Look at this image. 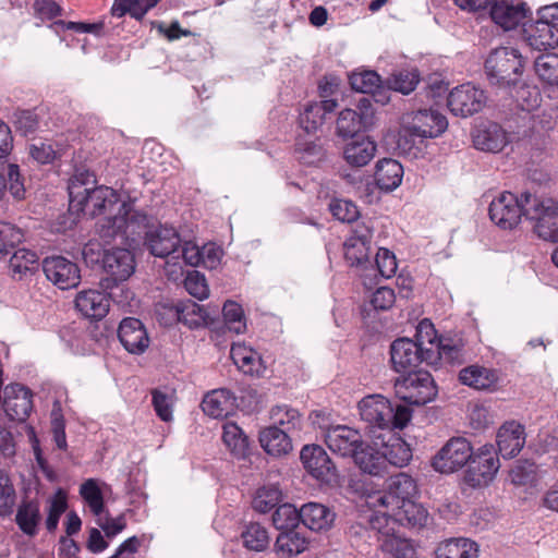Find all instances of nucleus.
<instances>
[{"instance_id": "f257e3e1", "label": "nucleus", "mask_w": 558, "mask_h": 558, "mask_svg": "<svg viewBox=\"0 0 558 558\" xmlns=\"http://www.w3.org/2000/svg\"><path fill=\"white\" fill-rule=\"evenodd\" d=\"M522 216L534 222L533 229L538 238L558 241V203L555 199L538 197L527 191L520 197L504 192L489 205V218L501 229L515 228Z\"/></svg>"}, {"instance_id": "f03ea898", "label": "nucleus", "mask_w": 558, "mask_h": 558, "mask_svg": "<svg viewBox=\"0 0 558 558\" xmlns=\"http://www.w3.org/2000/svg\"><path fill=\"white\" fill-rule=\"evenodd\" d=\"M435 336L434 325L429 319L420 322L416 340L399 338L390 345V362L397 373H408L421 363L435 364L436 351L429 350L428 338Z\"/></svg>"}, {"instance_id": "7ed1b4c3", "label": "nucleus", "mask_w": 558, "mask_h": 558, "mask_svg": "<svg viewBox=\"0 0 558 558\" xmlns=\"http://www.w3.org/2000/svg\"><path fill=\"white\" fill-rule=\"evenodd\" d=\"M523 68L520 51L512 47L495 49L486 59L485 71L492 84L510 85L517 82Z\"/></svg>"}, {"instance_id": "20e7f679", "label": "nucleus", "mask_w": 558, "mask_h": 558, "mask_svg": "<svg viewBox=\"0 0 558 558\" xmlns=\"http://www.w3.org/2000/svg\"><path fill=\"white\" fill-rule=\"evenodd\" d=\"M396 395L403 401L423 405L435 399L437 386L427 371H412L395 380Z\"/></svg>"}, {"instance_id": "39448f33", "label": "nucleus", "mask_w": 558, "mask_h": 558, "mask_svg": "<svg viewBox=\"0 0 558 558\" xmlns=\"http://www.w3.org/2000/svg\"><path fill=\"white\" fill-rule=\"evenodd\" d=\"M376 515L369 519L373 529L380 530L381 521L392 519L395 522L409 529H422L428 524L429 513L427 509L412 499H405L388 510H376Z\"/></svg>"}, {"instance_id": "423d86ee", "label": "nucleus", "mask_w": 558, "mask_h": 558, "mask_svg": "<svg viewBox=\"0 0 558 558\" xmlns=\"http://www.w3.org/2000/svg\"><path fill=\"white\" fill-rule=\"evenodd\" d=\"M376 123V113L372 100L362 97L354 109L340 111L336 122V133L340 137H353L360 132L372 129Z\"/></svg>"}, {"instance_id": "0eeeda50", "label": "nucleus", "mask_w": 558, "mask_h": 558, "mask_svg": "<svg viewBox=\"0 0 558 558\" xmlns=\"http://www.w3.org/2000/svg\"><path fill=\"white\" fill-rule=\"evenodd\" d=\"M448 128L447 118L434 109H421L403 116L402 131L411 137L435 138Z\"/></svg>"}, {"instance_id": "6e6552de", "label": "nucleus", "mask_w": 558, "mask_h": 558, "mask_svg": "<svg viewBox=\"0 0 558 558\" xmlns=\"http://www.w3.org/2000/svg\"><path fill=\"white\" fill-rule=\"evenodd\" d=\"M102 268L107 274L100 282L106 290H111L120 282L128 280L135 270L134 255L126 248L107 250L102 255Z\"/></svg>"}, {"instance_id": "1a4fd4ad", "label": "nucleus", "mask_w": 558, "mask_h": 558, "mask_svg": "<svg viewBox=\"0 0 558 558\" xmlns=\"http://www.w3.org/2000/svg\"><path fill=\"white\" fill-rule=\"evenodd\" d=\"M499 459L493 445H484L472 452L465 482L472 487H481L493 481L499 470Z\"/></svg>"}, {"instance_id": "9d476101", "label": "nucleus", "mask_w": 558, "mask_h": 558, "mask_svg": "<svg viewBox=\"0 0 558 558\" xmlns=\"http://www.w3.org/2000/svg\"><path fill=\"white\" fill-rule=\"evenodd\" d=\"M387 490L369 496L368 504L376 510H388L390 507L412 499L417 494L415 481L407 473H398L387 481Z\"/></svg>"}, {"instance_id": "9b49d317", "label": "nucleus", "mask_w": 558, "mask_h": 558, "mask_svg": "<svg viewBox=\"0 0 558 558\" xmlns=\"http://www.w3.org/2000/svg\"><path fill=\"white\" fill-rule=\"evenodd\" d=\"M472 446L464 437H453L434 457L432 465L440 473H453L472 458Z\"/></svg>"}, {"instance_id": "f8f14e48", "label": "nucleus", "mask_w": 558, "mask_h": 558, "mask_svg": "<svg viewBox=\"0 0 558 558\" xmlns=\"http://www.w3.org/2000/svg\"><path fill=\"white\" fill-rule=\"evenodd\" d=\"M373 223H356L351 235L343 243L344 258L350 266L362 267L369 263L372 251Z\"/></svg>"}, {"instance_id": "ddd939ff", "label": "nucleus", "mask_w": 558, "mask_h": 558, "mask_svg": "<svg viewBox=\"0 0 558 558\" xmlns=\"http://www.w3.org/2000/svg\"><path fill=\"white\" fill-rule=\"evenodd\" d=\"M84 199H76L70 208L76 213L89 216H98L106 213H113L119 204V195L108 186L99 185L83 194Z\"/></svg>"}, {"instance_id": "4468645a", "label": "nucleus", "mask_w": 558, "mask_h": 558, "mask_svg": "<svg viewBox=\"0 0 558 558\" xmlns=\"http://www.w3.org/2000/svg\"><path fill=\"white\" fill-rule=\"evenodd\" d=\"M43 270L46 278L61 290L76 288L81 282L80 267L63 256L46 257Z\"/></svg>"}, {"instance_id": "2eb2a0df", "label": "nucleus", "mask_w": 558, "mask_h": 558, "mask_svg": "<svg viewBox=\"0 0 558 558\" xmlns=\"http://www.w3.org/2000/svg\"><path fill=\"white\" fill-rule=\"evenodd\" d=\"M484 92L468 83L454 87L448 95V108L454 116L469 117L478 112L485 105Z\"/></svg>"}, {"instance_id": "dca6fc26", "label": "nucleus", "mask_w": 558, "mask_h": 558, "mask_svg": "<svg viewBox=\"0 0 558 558\" xmlns=\"http://www.w3.org/2000/svg\"><path fill=\"white\" fill-rule=\"evenodd\" d=\"M300 459L306 472L322 483H331L337 478V469L327 452L318 445L302 448Z\"/></svg>"}, {"instance_id": "f3484780", "label": "nucleus", "mask_w": 558, "mask_h": 558, "mask_svg": "<svg viewBox=\"0 0 558 558\" xmlns=\"http://www.w3.org/2000/svg\"><path fill=\"white\" fill-rule=\"evenodd\" d=\"M362 441L361 434L347 425L331 426L325 432L326 445L341 457H353Z\"/></svg>"}, {"instance_id": "a211bd4d", "label": "nucleus", "mask_w": 558, "mask_h": 558, "mask_svg": "<svg viewBox=\"0 0 558 558\" xmlns=\"http://www.w3.org/2000/svg\"><path fill=\"white\" fill-rule=\"evenodd\" d=\"M359 410L363 421L380 429H386L393 417L391 403L380 395L364 397L359 402Z\"/></svg>"}, {"instance_id": "6ab92c4d", "label": "nucleus", "mask_w": 558, "mask_h": 558, "mask_svg": "<svg viewBox=\"0 0 558 558\" xmlns=\"http://www.w3.org/2000/svg\"><path fill=\"white\" fill-rule=\"evenodd\" d=\"M118 338L132 354H142L149 347V337L143 323L134 317L124 318L118 329Z\"/></svg>"}, {"instance_id": "aec40b11", "label": "nucleus", "mask_w": 558, "mask_h": 558, "mask_svg": "<svg viewBox=\"0 0 558 558\" xmlns=\"http://www.w3.org/2000/svg\"><path fill=\"white\" fill-rule=\"evenodd\" d=\"M459 380L462 385L472 389L493 392L499 387L500 372L495 368L473 364L463 367L459 372Z\"/></svg>"}, {"instance_id": "412c9836", "label": "nucleus", "mask_w": 558, "mask_h": 558, "mask_svg": "<svg viewBox=\"0 0 558 558\" xmlns=\"http://www.w3.org/2000/svg\"><path fill=\"white\" fill-rule=\"evenodd\" d=\"M3 409L11 420L24 421L32 412V392L20 384L9 385L4 388Z\"/></svg>"}, {"instance_id": "4be33fe9", "label": "nucleus", "mask_w": 558, "mask_h": 558, "mask_svg": "<svg viewBox=\"0 0 558 558\" xmlns=\"http://www.w3.org/2000/svg\"><path fill=\"white\" fill-rule=\"evenodd\" d=\"M180 236L173 228L159 227L146 233L145 245L151 255L160 258L175 256L180 245Z\"/></svg>"}, {"instance_id": "5701e85b", "label": "nucleus", "mask_w": 558, "mask_h": 558, "mask_svg": "<svg viewBox=\"0 0 558 558\" xmlns=\"http://www.w3.org/2000/svg\"><path fill=\"white\" fill-rule=\"evenodd\" d=\"M529 9L524 2L497 0L490 8L492 20L505 31L515 28L525 17Z\"/></svg>"}, {"instance_id": "b1692460", "label": "nucleus", "mask_w": 558, "mask_h": 558, "mask_svg": "<svg viewBox=\"0 0 558 558\" xmlns=\"http://www.w3.org/2000/svg\"><path fill=\"white\" fill-rule=\"evenodd\" d=\"M109 296L98 290H83L75 298L76 310L86 318L99 320L109 311Z\"/></svg>"}, {"instance_id": "393cba45", "label": "nucleus", "mask_w": 558, "mask_h": 558, "mask_svg": "<svg viewBox=\"0 0 558 558\" xmlns=\"http://www.w3.org/2000/svg\"><path fill=\"white\" fill-rule=\"evenodd\" d=\"M523 36L527 45L535 50L546 51L558 45V28L546 22L535 21L524 24Z\"/></svg>"}, {"instance_id": "a878e982", "label": "nucleus", "mask_w": 558, "mask_h": 558, "mask_svg": "<svg viewBox=\"0 0 558 558\" xmlns=\"http://www.w3.org/2000/svg\"><path fill=\"white\" fill-rule=\"evenodd\" d=\"M496 441L499 453L505 459L515 457L525 444L523 426L514 421L506 422L499 428Z\"/></svg>"}, {"instance_id": "bb28decb", "label": "nucleus", "mask_w": 558, "mask_h": 558, "mask_svg": "<svg viewBox=\"0 0 558 558\" xmlns=\"http://www.w3.org/2000/svg\"><path fill=\"white\" fill-rule=\"evenodd\" d=\"M374 445L375 446H372L362 441L352 458L362 472L373 476H380L387 472V466L381 447L377 448L379 446L378 442Z\"/></svg>"}, {"instance_id": "cd10ccee", "label": "nucleus", "mask_w": 558, "mask_h": 558, "mask_svg": "<svg viewBox=\"0 0 558 558\" xmlns=\"http://www.w3.org/2000/svg\"><path fill=\"white\" fill-rule=\"evenodd\" d=\"M235 407V397L225 388L214 389L206 393L202 401L204 413L214 418L227 417L233 412Z\"/></svg>"}, {"instance_id": "c85d7f7f", "label": "nucleus", "mask_w": 558, "mask_h": 558, "mask_svg": "<svg viewBox=\"0 0 558 558\" xmlns=\"http://www.w3.org/2000/svg\"><path fill=\"white\" fill-rule=\"evenodd\" d=\"M506 131L496 123L478 128L473 134L475 148L489 153H499L508 144Z\"/></svg>"}, {"instance_id": "c756f323", "label": "nucleus", "mask_w": 558, "mask_h": 558, "mask_svg": "<svg viewBox=\"0 0 558 558\" xmlns=\"http://www.w3.org/2000/svg\"><path fill=\"white\" fill-rule=\"evenodd\" d=\"M230 356L236 367L244 374L260 376L265 371L259 353L244 343H233Z\"/></svg>"}, {"instance_id": "7c9ffc66", "label": "nucleus", "mask_w": 558, "mask_h": 558, "mask_svg": "<svg viewBox=\"0 0 558 558\" xmlns=\"http://www.w3.org/2000/svg\"><path fill=\"white\" fill-rule=\"evenodd\" d=\"M380 445L386 466L391 464L397 468H403L408 465L412 459V450L409 444L390 432L388 433V438H383Z\"/></svg>"}, {"instance_id": "2f4dec72", "label": "nucleus", "mask_w": 558, "mask_h": 558, "mask_svg": "<svg viewBox=\"0 0 558 558\" xmlns=\"http://www.w3.org/2000/svg\"><path fill=\"white\" fill-rule=\"evenodd\" d=\"M302 523L312 531L328 530L333 521L335 513L326 506L318 502H308L301 508Z\"/></svg>"}, {"instance_id": "473e14b6", "label": "nucleus", "mask_w": 558, "mask_h": 558, "mask_svg": "<svg viewBox=\"0 0 558 558\" xmlns=\"http://www.w3.org/2000/svg\"><path fill=\"white\" fill-rule=\"evenodd\" d=\"M436 558H477L478 545L465 537L449 538L438 544Z\"/></svg>"}, {"instance_id": "72a5a7b5", "label": "nucleus", "mask_w": 558, "mask_h": 558, "mask_svg": "<svg viewBox=\"0 0 558 558\" xmlns=\"http://www.w3.org/2000/svg\"><path fill=\"white\" fill-rule=\"evenodd\" d=\"M259 442L264 450L274 457L287 454L292 450L289 433L278 426H270L262 430Z\"/></svg>"}, {"instance_id": "f704fd0d", "label": "nucleus", "mask_w": 558, "mask_h": 558, "mask_svg": "<svg viewBox=\"0 0 558 558\" xmlns=\"http://www.w3.org/2000/svg\"><path fill=\"white\" fill-rule=\"evenodd\" d=\"M403 167L395 160L385 158L376 163L375 181L377 186L383 191H393L402 181Z\"/></svg>"}, {"instance_id": "c9c22d12", "label": "nucleus", "mask_w": 558, "mask_h": 558, "mask_svg": "<svg viewBox=\"0 0 558 558\" xmlns=\"http://www.w3.org/2000/svg\"><path fill=\"white\" fill-rule=\"evenodd\" d=\"M375 153V142L369 137H362L345 145L343 157L349 165L360 168L366 166L374 158Z\"/></svg>"}, {"instance_id": "e433bc0d", "label": "nucleus", "mask_w": 558, "mask_h": 558, "mask_svg": "<svg viewBox=\"0 0 558 558\" xmlns=\"http://www.w3.org/2000/svg\"><path fill=\"white\" fill-rule=\"evenodd\" d=\"M38 256L26 248L14 251L9 260V271L13 279L23 280L32 276L38 269Z\"/></svg>"}, {"instance_id": "4c0bfd02", "label": "nucleus", "mask_w": 558, "mask_h": 558, "mask_svg": "<svg viewBox=\"0 0 558 558\" xmlns=\"http://www.w3.org/2000/svg\"><path fill=\"white\" fill-rule=\"evenodd\" d=\"M40 521L41 514L38 501L23 500L15 515V522L20 530L28 536H34L37 534V527Z\"/></svg>"}, {"instance_id": "58836bf2", "label": "nucleus", "mask_w": 558, "mask_h": 558, "mask_svg": "<svg viewBox=\"0 0 558 558\" xmlns=\"http://www.w3.org/2000/svg\"><path fill=\"white\" fill-rule=\"evenodd\" d=\"M124 227L125 219L120 217L117 211L113 216L104 217L97 222V233L107 244L117 239H121V242L123 243L124 240L129 239Z\"/></svg>"}, {"instance_id": "ea45409f", "label": "nucleus", "mask_w": 558, "mask_h": 558, "mask_svg": "<svg viewBox=\"0 0 558 558\" xmlns=\"http://www.w3.org/2000/svg\"><path fill=\"white\" fill-rule=\"evenodd\" d=\"M160 0H114L111 8V14L116 17H122L130 14L133 19L140 21Z\"/></svg>"}, {"instance_id": "a19ab883", "label": "nucleus", "mask_w": 558, "mask_h": 558, "mask_svg": "<svg viewBox=\"0 0 558 558\" xmlns=\"http://www.w3.org/2000/svg\"><path fill=\"white\" fill-rule=\"evenodd\" d=\"M222 439L225 445L236 458H245L248 451V438L233 422L223 425Z\"/></svg>"}, {"instance_id": "79ce46f5", "label": "nucleus", "mask_w": 558, "mask_h": 558, "mask_svg": "<svg viewBox=\"0 0 558 558\" xmlns=\"http://www.w3.org/2000/svg\"><path fill=\"white\" fill-rule=\"evenodd\" d=\"M435 336L428 338L429 350L436 351L435 363L444 359L449 363H461L463 360V344L451 339H440L435 342Z\"/></svg>"}, {"instance_id": "37998d69", "label": "nucleus", "mask_w": 558, "mask_h": 558, "mask_svg": "<svg viewBox=\"0 0 558 558\" xmlns=\"http://www.w3.org/2000/svg\"><path fill=\"white\" fill-rule=\"evenodd\" d=\"M534 70L542 82L558 86V53L545 52L537 56Z\"/></svg>"}, {"instance_id": "c03bdc74", "label": "nucleus", "mask_w": 558, "mask_h": 558, "mask_svg": "<svg viewBox=\"0 0 558 558\" xmlns=\"http://www.w3.org/2000/svg\"><path fill=\"white\" fill-rule=\"evenodd\" d=\"M96 187V175L87 169H76L68 185L70 205L76 199H84L83 194Z\"/></svg>"}, {"instance_id": "a18cd8bd", "label": "nucleus", "mask_w": 558, "mask_h": 558, "mask_svg": "<svg viewBox=\"0 0 558 558\" xmlns=\"http://www.w3.org/2000/svg\"><path fill=\"white\" fill-rule=\"evenodd\" d=\"M282 499V493L278 485L269 484L258 488L254 495L252 507L255 511L267 513Z\"/></svg>"}, {"instance_id": "49530a36", "label": "nucleus", "mask_w": 558, "mask_h": 558, "mask_svg": "<svg viewBox=\"0 0 558 558\" xmlns=\"http://www.w3.org/2000/svg\"><path fill=\"white\" fill-rule=\"evenodd\" d=\"M270 415L275 426L282 428L288 433L301 429L302 417L296 409L288 405H277L271 409Z\"/></svg>"}, {"instance_id": "de8ad7c7", "label": "nucleus", "mask_w": 558, "mask_h": 558, "mask_svg": "<svg viewBox=\"0 0 558 558\" xmlns=\"http://www.w3.org/2000/svg\"><path fill=\"white\" fill-rule=\"evenodd\" d=\"M118 213L120 217L125 219L124 229L126 230L129 239L138 233V230L146 227L148 222L147 215L143 211L136 210L133 201L122 202L118 206Z\"/></svg>"}, {"instance_id": "09e8293b", "label": "nucleus", "mask_w": 558, "mask_h": 558, "mask_svg": "<svg viewBox=\"0 0 558 558\" xmlns=\"http://www.w3.org/2000/svg\"><path fill=\"white\" fill-rule=\"evenodd\" d=\"M385 553L395 558H417V550L413 542L396 535L386 536L381 543Z\"/></svg>"}, {"instance_id": "8fccbe9b", "label": "nucleus", "mask_w": 558, "mask_h": 558, "mask_svg": "<svg viewBox=\"0 0 558 558\" xmlns=\"http://www.w3.org/2000/svg\"><path fill=\"white\" fill-rule=\"evenodd\" d=\"M306 538L294 530L281 532L275 544L277 551L288 557L303 553L306 549Z\"/></svg>"}, {"instance_id": "3c124183", "label": "nucleus", "mask_w": 558, "mask_h": 558, "mask_svg": "<svg viewBox=\"0 0 558 558\" xmlns=\"http://www.w3.org/2000/svg\"><path fill=\"white\" fill-rule=\"evenodd\" d=\"M302 522L301 509L298 510L291 504L279 506L272 514V524L282 532L294 530Z\"/></svg>"}, {"instance_id": "603ef678", "label": "nucleus", "mask_w": 558, "mask_h": 558, "mask_svg": "<svg viewBox=\"0 0 558 558\" xmlns=\"http://www.w3.org/2000/svg\"><path fill=\"white\" fill-rule=\"evenodd\" d=\"M180 323L190 328H197L206 324L207 311L194 301H180Z\"/></svg>"}, {"instance_id": "864d4df0", "label": "nucleus", "mask_w": 558, "mask_h": 558, "mask_svg": "<svg viewBox=\"0 0 558 558\" xmlns=\"http://www.w3.org/2000/svg\"><path fill=\"white\" fill-rule=\"evenodd\" d=\"M244 546L254 551H263L269 545V535L267 530L258 524L251 523L241 534Z\"/></svg>"}, {"instance_id": "5fc2aeb1", "label": "nucleus", "mask_w": 558, "mask_h": 558, "mask_svg": "<svg viewBox=\"0 0 558 558\" xmlns=\"http://www.w3.org/2000/svg\"><path fill=\"white\" fill-rule=\"evenodd\" d=\"M223 320L227 329L236 335L243 333L246 329L244 313L240 304L227 301L222 308Z\"/></svg>"}, {"instance_id": "6e6d98bb", "label": "nucleus", "mask_w": 558, "mask_h": 558, "mask_svg": "<svg viewBox=\"0 0 558 558\" xmlns=\"http://www.w3.org/2000/svg\"><path fill=\"white\" fill-rule=\"evenodd\" d=\"M24 239L21 229L15 226L0 221V258L8 255Z\"/></svg>"}, {"instance_id": "4d7b16f0", "label": "nucleus", "mask_w": 558, "mask_h": 558, "mask_svg": "<svg viewBox=\"0 0 558 558\" xmlns=\"http://www.w3.org/2000/svg\"><path fill=\"white\" fill-rule=\"evenodd\" d=\"M80 494L87 502L94 514L99 515L104 510L102 494L95 480L89 478L81 485Z\"/></svg>"}, {"instance_id": "13d9d810", "label": "nucleus", "mask_w": 558, "mask_h": 558, "mask_svg": "<svg viewBox=\"0 0 558 558\" xmlns=\"http://www.w3.org/2000/svg\"><path fill=\"white\" fill-rule=\"evenodd\" d=\"M66 508V494L62 489H59L49 500L48 515L46 519V527L49 532H53L57 529L59 519Z\"/></svg>"}, {"instance_id": "bf43d9fd", "label": "nucleus", "mask_w": 558, "mask_h": 558, "mask_svg": "<svg viewBox=\"0 0 558 558\" xmlns=\"http://www.w3.org/2000/svg\"><path fill=\"white\" fill-rule=\"evenodd\" d=\"M351 87L363 94H372L379 87L380 77L375 71H363L350 75Z\"/></svg>"}, {"instance_id": "052dcab7", "label": "nucleus", "mask_w": 558, "mask_h": 558, "mask_svg": "<svg viewBox=\"0 0 558 558\" xmlns=\"http://www.w3.org/2000/svg\"><path fill=\"white\" fill-rule=\"evenodd\" d=\"M320 107L315 102L308 104L303 112L300 113V126L307 133H314L324 124L325 117L320 111Z\"/></svg>"}, {"instance_id": "680f3d73", "label": "nucleus", "mask_w": 558, "mask_h": 558, "mask_svg": "<svg viewBox=\"0 0 558 558\" xmlns=\"http://www.w3.org/2000/svg\"><path fill=\"white\" fill-rule=\"evenodd\" d=\"M15 489L8 475L0 473V515L7 517L13 512Z\"/></svg>"}, {"instance_id": "e2e57ef3", "label": "nucleus", "mask_w": 558, "mask_h": 558, "mask_svg": "<svg viewBox=\"0 0 558 558\" xmlns=\"http://www.w3.org/2000/svg\"><path fill=\"white\" fill-rule=\"evenodd\" d=\"M155 315L162 326H172L180 322V302H159L155 305Z\"/></svg>"}, {"instance_id": "0e129e2a", "label": "nucleus", "mask_w": 558, "mask_h": 558, "mask_svg": "<svg viewBox=\"0 0 558 558\" xmlns=\"http://www.w3.org/2000/svg\"><path fill=\"white\" fill-rule=\"evenodd\" d=\"M5 181L7 190L15 199H23L25 197L24 180L21 175L20 168L15 163H10L5 167Z\"/></svg>"}, {"instance_id": "69168bd1", "label": "nucleus", "mask_w": 558, "mask_h": 558, "mask_svg": "<svg viewBox=\"0 0 558 558\" xmlns=\"http://www.w3.org/2000/svg\"><path fill=\"white\" fill-rule=\"evenodd\" d=\"M184 288L192 296L204 300L209 295V289L204 275L193 270L187 272L184 279Z\"/></svg>"}, {"instance_id": "338daca9", "label": "nucleus", "mask_w": 558, "mask_h": 558, "mask_svg": "<svg viewBox=\"0 0 558 558\" xmlns=\"http://www.w3.org/2000/svg\"><path fill=\"white\" fill-rule=\"evenodd\" d=\"M332 216L343 222H353L359 217L357 207L348 199H335L329 204Z\"/></svg>"}, {"instance_id": "774afa93", "label": "nucleus", "mask_w": 558, "mask_h": 558, "mask_svg": "<svg viewBox=\"0 0 558 558\" xmlns=\"http://www.w3.org/2000/svg\"><path fill=\"white\" fill-rule=\"evenodd\" d=\"M511 481L515 485H526L534 482L536 476L535 463L524 460L518 461L510 471Z\"/></svg>"}]
</instances>
